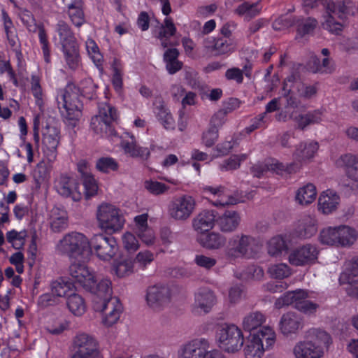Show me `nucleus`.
<instances>
[{
	"label": "nucleus",
	"instance_id": "1",
	"mask_svg": "<svg viewBox=\"0 0 358 358\" xmlns=\"http://www.w3.org/2000/svg\"><path fill=\"white\" fill-rule=\"evenodd\" d=\"M331 342V336L327 332L312 328L306 332L303 341L294 345L292 355L294 358H322Z\"/></svg>",
	"mask_w": 358,
	"mask_h": 358
},
{
	"label": "nucleus",
	"instance_id": "2",
	"mask_svg": "<svg viewBox=\"0 0 358 358\" xmlns=\"http://www.w3.org/2000/svg\"><path fill=\"white\" fill-rule=\"evenodd\" d=\"M215 341L218 348L227 354L235 355L241 351L245 337L242 329L234 324H224L217 328Z\"/></svg>",
	"mask_w": 358,
	"mask_h": 358
},
{
	"label": "nucleus",
	"instance_id": "3",
	"mask_svg": "<svg viewBox=\"0 0 358 358\" xmlns=\"http://www.w3.org/2000/svg\"><path fill=\"white\" fill-rule=\"evenodd\" d=\"M85 83L89 85L90 90H87L83 87L80 90L73 84H69L64 89L59 90L57 96L58 108L62 115L64 112L72 110H81L83 105L80 100V95H88L92 93L96 87L91 80H87Z\"/></svg>",
	"mask_w": 358,
	"mask_h": 358
},
{
	"label": "nucleus",
	"instance_id": "4",
	"mask_svg": "<svg viewBox=\"0 0 358 358\" xmlns=\"http://www.w3.org/2000/svg\"><path fill=\"white\" fill-rule=\"evenodd\" d=\"M57 249L71 260L83 259L90 252V240L82 233H69L59 241Z\"/></svg>",
	"mask_w": 358,
	"mask_h": 358
},
{
	"label": "nucleus",
	"instance_id": "5",
	"mask_svg": "<svg viewBox=\"0 0 358 358\" xmlns=\"http://www.w3.org/2000/svg\"><path fill=\"white\" fill-rule=\"evenodd\" d=\"M96 219L99 227L110 234L119 231L124 224V218L120 210L108 203H103L98 206Z\"/></svg>",
	"mask_w": 358,
	"mask_h": 358
},
{
	"label": "nucleus",
	"instance_id": "6",
	"mask_svg": "<svg viewBox=\"0 0 358 358\" xmlns=\"http://www.w3.org/2000/svg\"><path fill=\"white\" fill-rule=\"evenodd\" d=\"M71 358H103L97 340L86 333L76 334Z\"/></svg>",
	"mask_w": 358,
	"mask_h": 358
},
{
	"label": "nucleus",
	"instance_id": "7",
	"mask_svg": "<svg viewBox=\"0 0 358 358\" xmlns=\"http://www.w3.org/2000/svg\"><path fill=\"white\" fill-rule=\"evenodd\" d=\"M258 250L257 242L251 236L241 234L230 238L229 248L226 250V256L230 259L239 257H252Z\"/></svg>",
	"mask_w": 358,
	"mask_h": 358
},
{
	"label": "nucleus",
	"instance_id": "8",
	"mask_svg": "<svg viewBox=\"0 0 358 358\" xmlns=\"http://www.w3.org/2000/svg\"><path fill=\"white\" fill-rule=\"evenodd\" d=\"M103 261H110L116 255L118 245L115 238L102 234H95L90 239V251Z\"/></svg>",
	"mask_w": 358,
	"mask_h": 358
},
{
	"label": "nucleus",
	"instance_id": "9",
	"mask_svg": "<svg viewBox=\"0 0 358 358\" xmlns=\"http://www.w3.org/2000/svg\"><path fill=\"white\" fill-rule=\"evenodd\" d=\"M196 207L195 199L190 195L176 196L169 204V216L177 221H185L193 213Z\"/></svg>",
	"mask_w": 358,
	"mask_h": 358
},
{
	"label": "nucleus",
	"instance_id": "10",
	"mask_svg": "<svg viewBox=\"0 0 358 358\" xmlns=\"http://www.w3.org/2000/svg\"><path fill=\"white\" fill-rule=\"evenodd\" d=\"M146 302L155 311H161L171 302V293L169 287L164 285H155L147 289Z\"/></svg>",
	"mask_w": 358,
	"mask_h": 358
},
{
	"label": "nucleus",
	"instance_id": "11",
	"mask_svg": "<svg viewBox=\"0 0 358 358\" xmlns=\"http://www.w3.org/2000/svg\"><path fill=\"white\" fill-rule=\"evenodd\" d=\"M59 129L48 124L43 131V153L48 162L52 163L57 158V148L59 143L60 136Z\"/></svg>",
	"mask_w": 358,
	"mask_h": 358
},
{
	"label": "nucleus",
	"instance_id": "12",
	"mask_svg": "<svg viewBox=\"0 0 358 358\" xmlns=\"http://www.w3.org/2000/svg\"><path fill=\"white\" fill-rule=\"evenodd\" d=\"M319 250L316 245L306 244L293 250L289 256V262L294 266L313 264L317 259Z\"/></svg>",
	"mask_w": 358,
	"mask_h": 358
},
{
	"label": "nucleus",
	"instance_id": "13",
	"mask_svg": "<svg viewBox=\"0 0 358 358\" xmlns=\"http://www.w3.org/2000/svg\"><path fill=\"white\" fill-rule=\"evenodd\" d=\"M83 259H73L69 268V274L74 283L83 287L84 289L91 287L93 283V275L88 268L81 262Z\"/></svg>",
	"mask_w": 358,
	"mask_h": 358
},
{
	"label": "nucleus",
	"instance_id": "14",
	"mask_svg": "<svg viewBox=\"0 0 358 358\" xmlns=\"http://www.w3.org/2000/svg\"><path fill=\"white\" fill-rule=\"evenodd\" d=\"M54 187L63 196L72 197L74 201L80 199L81 193L76 180L66 174H60L55 178Z\"/></svg>",
	"mask_w": 358,
	"mask_h": 358
},
{
	"label": "nucleus",
	"instance_id": "15",
	"mask_svg": "<svg viewBox=\"0 0 358 358\" xmlns=\"http://www.w3.org/2000/svg\"><path fill=\"white\" fill-rule=\"evenodd\" d=\"M210 348V343L205 338H196L182 345L178 352V358H202Z\"/></svg>",
	"mask_w": 358,
	"mask_h": 358
},
{
	"label": "nucleus",
	"instance_id": "16",
	"mask_svg": "<svg viewBox=\"0 0 358 358\" xmlns=\"http://www.w3.org/2000/svg\"><path fill=\"white\" fill-rule=\"evenodd\" d=\"M73 285L71 282L59 279L52 282L51 294H44L38 299V304L42 307L53 306L56 303V299L52 297L65 296L69 292L71 291Z\"/></svg>",
	"mask_w": 358,
	"mask_h": 358
},
{
	"label": "nucleus",
	"instance_id": "17",
	"mask_svg": "<svg viewBox=\"0 0 358 358\" xmlns=\"http://www.w3.org/2000/svg\"><path fill=\"white\" fill-rule=\"evenodd\" d=\"M241 222L240 214L233 210H225L216 219L218 229L223 233H232L235 231Z\"/></svg>",
	"mask_w": 358,
	"mask_h": 358
},
{
	"label": "nucleus",
	"instance_id": "18",
	"mask_svg": "<svg viewBox=\"0 0 358 358\" xmlns=\"http://www.w3.org/2000/svg\"><path fill=\"white\" fill-rule=\"evenodd\" d=\"M204 48L215 55H222L232 52L234 45L230 39L225 38H207L203 41Z\"/></svg>",
	"mask_w": 358,
	"mask_h": 358
},
{
	"label": "nucleus",
	"instance_id": "19",
	"mask_svg": "<svg viewBox=\"0 0 358 358\" xmlns=\"http://www.w3.org/2000/svg\"><path fill=\"white\" fill-rule=\"evenodd\" d=\"M327 13L340 20L347 19L348 15H353L356 8L355 3L351 0H343L337 3L329 1L326 5Z\"/></svg>",
	"mask_w": 358,
	"mask_h": 358
},
{
	"label": "nucleus",
	"instance_id": "20",
	"mask_svg": "<svg viewBox=\"0 0 358 358\" xmlns=\"http://www.w3.org/2000/svg\"><path fill=\"white\" fill-rule=\"evenodd\" d=\"M216 222V212L205 210L199 213L192 220V227L199 233L211 229Z\"/></svg>",
	"mask_w": 358,
	"mask_h": 358
},
{
	"label": "nucleus",
	"instance_id": "21",
	"mask_svg": "<svg viewBox=\"0 0 358 358\" xmlns=\"http://www.w3.org/2000/svg\"><path fill=\"white\" fill-rule=\"evenodd\" d=\"M299 315H282L279 321V330L285 336H290L303 327Z\"/></svg>",
	"mask_w": 358,
	"mask_h": 358
},
{
	"label": "nucleus",
	"instance_id": "22",
	"mask_svg": "<svg viewBox=\"0 0 358 358\" xmlns=\"http://www.w3.org/2000/svg\"><path fill=\"white\" fill-rule=\"evenodd\" d=\"M130 138L131 141L122 140L121 142V148L124 153L134 158H141L143 160L148 159L150 155L149 149L138 145L133 135Z\"/></svg>",
	"mask_w": 358,
	"mask_h": 358
},
{
	"label": "nucleus",
	"instance_id": "23",
	"mask_svg": "<svg viewBox=\"0 0 358 358\" xmlns=\"http://www.w3.org/2000/svg\"><path fill=\"white\" fill-rule=\"evenodd\" d=\"M340 202L339 196L331 190L323 192L318 199L319 210L324 214H329L334 211Z\"/></svg>",
	"mask_w": 358,
	"mask_h": 358
},
{
	"label": "nucleus",
	"instance_id": "24",
	"mask_svg": "<svg viewBox=\"0 0 358 358\" xmlns=\"http://www.w3.org/2000/svg\"><path fill=\"white\" fill-rule=\"evenodd\" d=\"M195 301L201 311L209 313L216 304L217 300L215 293L207 288L201 289L195 296Z\"/></svg>",
	"mask_w": 358,
	"mask_h": 358
},
{
	"label": "nucleus",
	"instance_id": "25",
	"mask_svg": "<svg viewBox=\"0 0 358 358\" xmlns=\"http://www.w3.org/2000/svg\"><path fill=\"white\" fill-rule=\"evenodd\" d=\"M293 292V304L292 306L299 311L303 312H316L318 305L309 300H306L308 296L307 292L303 289H296L292 291Z\"/></svg>",
	"mask_w": 358,
	"mask_h": 358
},
{
	"label": "nucleus",
	"instance_id": "26",
	"mask_svg": "<svg viewBox=\"0 0 358 358\" xmlns=\"http://www.w3.org/2000/svg\"><path fill=\"white\" fill-rule=\"evenodd\" d=\"M293 120L297 128L303 130L308 126L318 124L322 120V113L320 110L308 111L293 117Z\"/></svg>",
	"mask_w": 358,
	"mask_h": 358
},
{
	"label": "nucleus",
	"instance_id": "27",
	"mask_svg": "<svg viewBox=\"0 0 358 358\" xmlns=\"http://www.w3.org/2000/svg\"><path fill=\"white\" fill-rule=\"evenodd\" d=\"M64 58L68 67L71 70L77 69L80 64V55L78 43L62 46Z\"/></svg>",
	"mask_w": 358,
	"mask_h": 358
},
{
	"label": "nucleus",
	"instance_id": "28",
	"mask_svg": "<svg viewBox=\"0 0 358 358\" xmlns=\"http://www.w3.org/2000/svg\"><path fill=\"white\" fill-rule=\"evenodd\" d=\"M245 343V345L243 346L245 358H262L267 350L256 337L248 336Z\"/></svg>",
	"mask_w": 358,
	"mask_h": 358
},
{
	"label": "nucleus",
	"instance_id": "29",
	"mask_svg": "<svg viewBox=\"0 0 358 358\" xmlns=\"http://www.w3.org/2000/svg\"><path fill=\"white\" fill-rule=\"evenodd\" d=\"M179 51L176 48L167 49L163 55L166 64V69L171 75L175 74L182 69L183 64L178 60Z\"/></svg>",
	"mask_w": 358,
	"mask_h": 358
},
{
	"label": "nucleus",
	"instance_id": "30",
	"mask_svg": "<svg viewBox=\"0 0 358 358\" xmlns=\"http://www.w3.org/2000/svg\"><path fill=\"white\" fill-rule=\"evenodd\" d=\"M317 231L316 220L310 217L306 216L303 218L297 229L295 231L296 236L300 238H310L314 236Z\"/></svg>",
	"mask_w": 358,
	"mask_h": 358
},
{
	"label": "nucleus",
	"instance_id": "31",
	"mask_svg": "<svg viewBox=\"0 0 358 358\" xmlns=\"http://www.w3.org/2000/svg\"><path fill=\"white\" fill-rule=\"evenodd\" d=\"M249 336L259 338L260 343L267 350L274 345L276 341V335L273 329L266 326L250 333Z\"/></svg>",
	"mask_w": 358,
	"mask_h": 358
},
{
	"label": "nucleus",
	"instance_id": "32",
	"mask_svg": "<svg viewBox=\"0 0 358 358\" xmlns=\"http://www.w3.org/2000/svg\"><path fill=\"white\" fill-rule=\"evenodd\" d=\"M260 1V0L255 3L245 1L235 9L234 13L239 16H243L245 20L250 21L260 14L262 10L259 6Z\"/></svg>",
	"mask_w": 358,
	"mask_h": 358
},
{
	"label": "nucleus",
	"instance_id": "33",
	"mask_svg": "<svg viewBox=\"0 0 358 358\" xmlns=\"http://www.w3.org/2000/svg\"><path fill=\"white\" fill-rule=\"evenodd\" d=\"M227 242L226 238L217 232H210L203 234L200 238V243L203 247L213 250L219 249L225 245Z\"/></svg>",
	"mask_w": 358,
	"mask_h": 358
},
{
	"label": "nucleus",
	"instance_id": "34",
	"mask_svg": "<svg viewBox=\"0 0 358 358\" xmlns=\"http://www.w3.org/2000/svg\"><path fill=\"white\" fill-rule=\"evenodd\" d=\"M62 46L78 43L73 32L67 22L59 20L55 27Z\"/></svg>",
	"mask_w": 358,
	"mask_h": 358
},
{
	"label": "nucleus",
	"instance_id": "35",
	"mask_svg": "<svg viewBox=\"0 0 358 358\" xmlns=\"http://www.w3.org/2000/svg\"><path fill=\"white\" fill-rule=\"evenodd\" d=\"M66 212L58 208H54L50 213V227L54 232H60L67 228Z\"/></svg>",
	"mask_w": 358,
	"mask_h": 358
},
{
	"label": "nucleus",
	"instance_id": "36",
	"mask_svg": "<svg viewBox=\"0 0 358 358\" xmlns=\"http://www.w3.org/2000/svg\"><path fill=\"white\" fill-rule=\"evenodd\" d=\"M91 129L97 135L108 137L115 135L112 123L106 122L103 119L94 116L91 120Z\"/></svg>",
	"mask_w": 358,
	"mask_h": 358
},
{
	"label": "nucleus",
	"instance_id": "37",
	"mask_svg": "<svg viewBox=\"0 0 358 358\" xmlns=\"http://www.w3.org/2000/svg\"><path fill=\"white\" fill-rule=\"evenodd\" d=\"M339 244L341 247H350L357 241L358 237L357 231L347 225L338 227Z\"/></svg>",
	"mask_w": 358,
	"mask_h": 358
},
{
	"label": "nucleus",
	"instance_id": "38",
	"mask_svg": "<svg viewBox=\"0 0 358 358\" xmlns=\"http://www.w3.org/2000/svg\"><path fill=\"white\" fill-rule=\"evenodd\" d=\"M319 148L318 143L310 141L309 143H301L294 153L299 161H303L314 157Z\"/></svg>",
	"mask_w": 358,
	"mask_h": 358
},
{
	"label": "nucleus",
	"instance_id": "39",
	"mask_svg": "<svg viewBox=\"0 0 358 358\" xmlns=\"http://www.w3.org/2000/svg\"><path fill=\"white\" fill-rule=\"evenodd\" d=\"M111 285L112 283L109 279H102L96 283L93 278L91 287L85 289L98 296L110 297L113 294Z\"/></svg>",
	"mask_w": 358,
	"mask_h": 358
},
{
	"label": "nucleus",
	"instance_id": "40",
	"mask_svg": "<svg viewBox=\"0 0 358 358\" xmlns=\"http://www.w3.org/2000/svg\"><path fill=\"white\" fill-rule=\"evenodd\" d=\"M316 195L315 186L312 183H308L298 189L296 200L301 205H308L315 199Z\"/></svg>",
	"mask_w": 358,
	"mask_h": 358
},
{
	"label": "nucleus",
	"instance_id": "41",
	"mask_svg": "<svg viewBox=\"0 0 358 358\" xmlns=\"http://www.w3.org/2000/svg\"><path fill=\"white\" fill-rule=\"evenodd\" d=\"M268 253L273 257H279L282 253H287L288 245L281 236L271 238L267 243Z\"/></svg>",
	"mask_w": 358,
	"mask_h": 358
},
{
	"label": "nucleus",
	"instance_id": "42",
	"mask_svg": "<svg viewBox=\"0 0 358 358\" xmlns=\"http://www.w3.org/2000/svg\"><path fill=\"white\" fill-rule=\"evenodd\" d=\"M358 278V257L348 263L345 270L341 274L339 280L341 284H352Z\"/></svg>",
	"mask_w": 358,
	"mask_h": 358
},
{
	"label": "nucleus",
	"instance_id": "43",
	"mask_svg": "<svg viewBox=\"0 0 358 358\" xmlns=\"http://www.w3.org/2000/svg\"><path fill=\"white\" fill-rule=\"evenodd\" d=\"M317 24V20L313 18H302L298 17V20H296L295 25L296 26V38H302L306 35L312 34L314 29H315Z\"/></svg>",
	"mask_w": 358,
	"mask_h": 358
},
{
	"label": "nucleus",
	"instance_id": "44",
	"mask_svg": "<svg viewBox=\"0 0 358 358\" xmlns=\"http://www.w3.org/2000/svg\"><path fill=\"white\" fill-rule=\"evenodd\" d=\"M112 271L118 278L127 277L134 272V262L131 259L115 262L112 266Z\"/></svg>",
	"mask_w": 358,
	"mask_h": 358
},
{
	"label": "nucleus",
	"instance_id": "45",
	"mask_svg": "<svg viewBox=\"0 0 358 358\" xmlns=\"http://www.w3.org/2000/svg\"><path fill=\"white\" fill-rule=\"evenodd\" d=\"M266 322L264 315H246L242 322L243 329L250 333L262 327Z\"/></svg>",
	"mask_w": 358,
	"mask_h": 358
},
{
	"label": "nucleus",
	"instance_id": "46",
	"mask_svg": "<svg viewBox=\"0 0 358 358\" xmlns=\"http://www.w3.org/2000/svg\"><path fill=\"white\" fill-rule=\"evenodd\" d=\"M67 15L71 22L78 27H80L85 22L83 11V3L66 7Z\"/></svg>",
	"mask_w": 358,
	"mask_h": 358
},
{
	"label": "nucleus",
	"instance_id": "47",
	"mask_svg": "<svg viewBox=\"0 0 358 358\" xmlns=\"http://www.w3.org/2000/svg\"><path fill=\"white\" fill-rule=\"evenodd\" d=\"M320 240L322 244L339 247L338 227L322 229L320 234Z\"/></svg>",
	"mask_w": 358,
	"mask_h": 358
},
{
	"label": "nucleus",
	"instance_id": "48",
	"mask_svg": "<svg viewBox=\"0 0 358 358\" xmlns=\"http://www.w3.org/2000/svg\"><path fill=\"white\" fill-rule=\"evenodd\" d=\"M94 116L104 120L106 122L112 124L118 118L116 109L107 103H101L99 105L98 114Z\"/></svg>",
	"mask_w": 358,
	"mask_h": 358
},
{
	"label": "nucleus",
	"instance_id": "49",
	"mask_svg": "<svg viewBox=\"0 0 358 358\" xmlns=\"http://www.w3.org/2000/svg\"><path fill=\"white\" fill-rule=\"evenodd\" d=\"M157 117L166 129H174L175 122L169 110L163 103L157 106Z\"/></svg>",
	"mask_w": 358,
	"mask_h": 358
},
{
	"label": "nucleus",
	"instance_id": "50",
	"mask_svg": "<svg viewBox=\"0 0 358 358\" xmlns=\"http://www.w3.org/2000/svg\"><path fill=\"white\" fill-rule=\"evenodd\" d=\"M67 306L72 313H84L86 310V305L84 299L78 294H71L67 299Z\"/></svg>",
	"mask_w": 358,
	"mask_h": 358
},
{
	"label": "nucleus",
	"instance_id": "51",
	"mask_svg": "<svg viewBox=\"0 0 358 358\" xmlns=\"http://www.w3.org/2000/svg\"><path fill=\"white\" fill-rule=\"evenodd\" d=\"M338 167L358 171V156L352 154L341 155L336 161Z\"/></svg>",
	"mask_w": 358,
	"mask_h": 358
},
{
	"label": "nucleus",
	"instance_id": "52",
	"mask_svg": "<svg viewBox=\"0 0 358 358\" xmlns=\"http://www.w3.org/2000/svg\"><path fill=\"white\" fill-rule=\"evenodd\" d=\"M96 167L103 173H108L111 171H117L118 164L112 157H101L96 161Z\"/></svg>",
	"mask_w": 358,
	"mask_h": 358
},
{
	"label": "nucleus",
	"instance_id": "53",
	"mask_svg": "<svg viewBox=\"0 0 358 358\" xmlns=\"http://www.w3.org/2000/svg\"><path fill=\"white\" fill-rule=\"evenodd\" d=\"M268 272L272 278L279 279L287 278L290 275L289 268L285 264L271 265L268 267Z\"/></svg>",
	"mask_w": 358,
	"mask_h": 358
},
{
	"label": "nucleus",
	"instance_id": "54",
	"mask_svg": "<svg viewBox=\"0 0 358 358\" xmlns=\"http://www.w3.org/2000/svg\"><path fill=\"white\" fill-rule=\"evenodd\" d=\"M3 27L10 45L17 50L20 46V42L13 22L4 23Z\"/></svg>",
	"mask_w": 358,
	"mask_h": 358
},
{
	"label": "nucleus",
	"instance_id": "55",
	"mask_svg": "<svg viewBox=\"0 0 358 358\" xmlns=\"http://www.w3.org/2000/svg\"><path fill=\"white\" fill-rule=\"evenodd\" d=\"M343 27V24L342 22H336L335 20V16L331 14H328L325 22L323 23L324 29L335 35L341 34Z\"/></svg>",
	"mask_w": 358,
	"mask_h": 358
},
{
	"label": "nucleus",
	"instance_id": "56",
	"mask_svg": "<svg viewBox=\"0 0 358 358\" xmlns=\"http://www.w3.org/2000/svg\"><path fill=\"white\" fill-rule=\"evenodd\" d=\"M298 96L304 99H310L317 94V89L315 85L299 83L296 86Z\"/></svg>",
	"mask_w": 358,
	"mask_h": 358
},
{
	"label": "nucleus",
	"instance_id": "57",
	"mask_svg": "<svg viewBox=\"0 0 358 358\" xmlns=\"http://www.w3.org/2000/svg\"><path fill=\"white\" fill-rule=\"evenodd\" d=\"M298 20L296 16L282 15L276 19L273 23V28L275 30H281L296 25Z\"/></svg>",
	"mask_w": 358,
	"mask_h": 358
},
{
	"label": "nucleus",
	"instance_id": "58",
	"mask_svg": "<svg viewBox=\"0 0 358 358\" xmlns=\"http://www.w3.org/2000/svg\"><path fill=\"white\" fill-rule=\"evenodd\" d=\"M247 158V155L242 154L240 155H233L229 159L225 160L220 164V169L222 171H229L238 169L241 162Z\"/></svg>",
	"mask_w": 358,
	"mask_h": 358
},
{
	"label": "nucleus",
	"instance_id": "59",
	"mask_svg": "<svg viewBox=\"0 0 358 358\" xmlns=\"http://www.w3.org/2000/svg\"><path fill=\"white\" fill-rule=\"evenodd\" d=\"M83 180V186L85 187V196L86 199H89L94 196L98 190V185L92 175L86 176Z\"/></svg>",
	"mask_w": 358,
	"mask_h": 358
},
{
	"label": "nucleus",
	"instance_id": "60",
	"mask_svg": "<svg viewBox=\"0 0 358 358\" xmlns=\"http://www.w3.org/2000/svg\"><path fill=\"white\" fill-rule=\"evenodd\" d=\"M154 259L155 255L152 252L149 250H143L136 255L133 262L138 264L140 268L144 269Z\"/></svg>",
	"mask_w": 358,
	"mask_h": 358
},
{
	"label": "nucleus",
	"instance_id": "61",
	"mask_svg": "<svg viewBox=\"0 0 358 358\" xmlns=\"http://www.w3.org/2000/svg\"><path fill=\"white\" fill-rule=\"evenodd\" d=\"M144 187L150 193L155 195L162 194L169 189V187L164 183L152 180H146Z\"/></svg>",
	"mask_w": 358,
	"mask_h": 358
},
{
	"label": "nucleus",
	"instance_id": "62",
	"mask_svg": "<svg viewBox=\"0 0 358 358\" xmlns=\"http://www.w3.org/2000/svg\"><path fill=\"white\" fill-rule=\"evenodd\" d=\"M176 28L171 18H166L164 20V24L161 27V30L159 32V38H169L170 36L175 35Z\"/></svg>",
	"mask_w": 358,
	"mask_h": 358
},
{
	"label": "nucleus",
	"instance_id": "63",
	"mask_svg": "<svg viewBox=\"0 0 358 358\" xmlns=\"http://www.w3.org/2000/svg\"><path fill=\"white\" fill-rule=\"evenodd\" d=\"M122 242L124 248L129 252H134L139 248L138 240L135 236L130 232H127L123 235Z\"/></svg>",
	"mask_w": 358,
	"mask_h": 358
},
{
	"label": "nucleus",
	"instance_id": "64",
	"mask_svg": "<svg viewBox=\"0 0 358 358\" xmlns=\"http://www.w3.org/2000/svg\"><path fill=\"white\" fill-rule=\"evenodd\" d=\"M218 137L219 132L214 129L208 127L207 130L203 132L201 141L205 146L210 148L217 141Z\"/></svg>",
	"mask_w": 358,
	"mask_h": 358
}]
</instances>
